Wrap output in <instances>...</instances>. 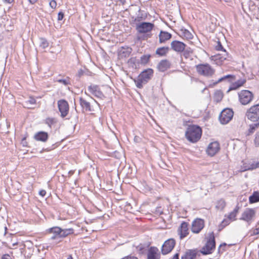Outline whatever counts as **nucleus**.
Wrapping results in <instances>:
<instances>
[{
	"label": "nucleus",
	"instance_id": "nucleus-16",
	"mask_svg": "<svg viewBox=\"0 0 259 259\" xmlns=\"http://www.w3.org/2000/svg\"><path fill=\"white\" fill-rule=\"evenodd\" d=\"M178 233L181 239L186 237L189 234L188 224L186 222L181 223L180 227L178 229Z\"/></svg>",
	"mask_w": 259,
	"mask_h": 259
},
{
	"label": "nucleus",
	"instance_id": "nucleus-56",
	"mask_svg": "<svg viewBox=\"0 0 259 259\" xmlns=\"http://www.w3.org/2000/svg\"><path fill=\"white\" fill-rule=\"evenodd\" d=\"M117 2H119L120 4L123 5L125 3V0H117Z\"/></svg>",
	"mask_w": 259,
	"mask_h": 259
},
{
	"label": "nucleus",
	"instance_id": "nucleus-57",
	"mask_svg": "<svg viewBox=\"0 0 259 259\" xmlns=\"http://www.w3.org/2000/svg\"><path fill=\"white\" fill-rule=\"evenodd\" d=\"M29 3L31 4H35L38 0H28Z\"/></svg>",
	"mask_w": 259,
	"mask_h": 259
},
{
	"label": "nucleus",
	"instance_id": "nucleus-38",
	"mask_svg": "<svg viewBox=\"0 0 259 259\" xmlns=\"http://www.w3.org/2000/svg\"><path fill=\"white\" fill-rule=\"evenodd\" d=\"M56 122V119L54 118H47L45 120V123L51 128L52 125Z\"/></svg>",
	"mask_w": 259,
	"mask_h": 259
},
{
	"label": "nucleus",
	"instance_id": "nucleus-17",
	"mask_svg": "<svg viewBox=\"0 0 259 259\" xmlns=\"http://www.w3.org/2000/svg\"><path fill=\"white\" fill-rule=\"evenodd\" d=\"M170 46L171 49L177 52H182L186 46L184 43L178 40L172 41Z\"/></svg>",
	"mask_w": 259,
	"mask_h": 259
},
{
	"label": "nucleus",
	"instance_id": "nucleus-31",
	"mask_svg": "<svg viewBox=\"0 0 259 259\" xmlns=\"http://www.w3.org/2000/svg\"><path fill=\"white\" fill-rule=\"evenodd\" d=\"M74 233L73 229L72 228L62 229L60 237H65L70 234H72Z\"/></svg>",
	"mask_w": 259,
	"mask_h": 259
},
{
	"label": "nucleus",
	"instance_id": "nucleus-15",
	"mask_svg": "<svg viewBox=\"0 0 259 259\" xmlns=\"http://www.w3.org/2000/svg\"><path fill=\"white\" fill-rule=\"evenodd\" d=\"M220 150V145L218 142H213L210 143L207 149V154L211 156H214Z\"/></svg>",
	"mask_w": 259,
	"mask_h": 259
},
{
	"label": "nucleus",
	"instance_id": "nucleus-45",
	"mask_svg": "<svg viewBox=\"0 0 259 259\" xmlns=\"http://www.w3.org/2000/svg\"><path fill=\"white\" fill-rule=\"evenodd\" d=\"M49 5L52 9H55L57 6V3L55 0H51L50 2Z\"/></svg>",
	"mask_w": 259,
	"mask_h": 259
},
{
	"label": "nucleus",
	"instance_id": "nucleus-41",
	"mask_svg": "<svg viewBox=\"0 0 259 259\" xmlns=\"http://www.w3.org/2000/svg\"><path fill=\"white\" fill-rule=\"evenodd\" d=\"M26 104L30 105H34L36 104V100L32 97H30L29 99L25 102Z\"/></svg>",
	"mask_w": 259,
	"mask_h": 259
},
{
	"label": "nucleus",
	"instance_id": "nucleus-13",
	"mask_svg": "<svg viewBox=\"0 0 259 259\" xmlns=\"http://www.w3.org/2000/svg\"><path fill=\"white\" fill-rule=\"evenodd\" d=\"M255 214V212L253 209L246 208L242 213L240 220L249 223L254 217Z\"/></svg>",
	"mask_w": 259,
	"mask_h": 259
},
{
	"label": "nucleus",
	"instance_id": "nucleus-43",
	"mask_svg": "<svg viewBox=\"0 0 259 259\" xmlns=\"http://www.w3.org/2000/svg\"><path fill=\"white\" fill-rule=\"evenodd\" d=\"M254 142L255 146H259V132H257L255 134Z\"/></svg>",
	"mask_w": 259,
	"mask_h": 259
},
{
	"label": "nucleus",
	"instance_id": "nucleus-3",
	"mask_svg": "<svg viewBox=\"0 0 259 259\" xmlns=\"http://www.w3.org/2000/svg\"><path fill=\"white\" fill-rule=\"evenodd\" d=\"M215 246V239L213 232L209 234V238L205 245L201 249V253L203 254H208L211 253L214 249Z\"/></svg>",
	"mask_w": 259,
	"mask_h": 259
},
{
	"label": "nucleus",
	"instance_id": "nucleus-9",
	"mask_svg": "<svg viewBox=\"0 0 259 259\" xmlns=\"http://www.w3.org/2000/svg\"><path fill=\"white\" fill-rule=\"evenodd\" d=\"M204 227V221L199 218L195 219L192 223L191 231L195 234L199 233Z\"/></svg>",
	"mask_w": 259,
	"mask_h": 259
},
{
	"label": "nucleus",
	"instance_id": "nucleus-23",
	"mask_svg": "<svg viewBox=\"0 0 259 259\" xmlns=\"http://www.w3.org/2000/svg\"><path fill=\"white\" fill-rule=\"evenodd\" d=\"M197 254L195 250H188L181 256V259H194Z\"/></svg>",
	"mask_w": 259,
	"mask_h": 259
},
{
	"label": "nucleus",
	"instance_id": "nucleus-61",
	"mask_svg": "<svg viewBox=\"0 0 259 259\" xmlns=\"http://www.w3.org/2000/svg\"><path fill=\"white\" fill-rule=\"evenodd\" d=\"M67 259H73V257H72V256L71 255H69L67 256Z\"/></svg>",
	"mask_w": 259,
	"mask_h": 259
},
{
	"label": "nucleus",
	"instance_id": "nucleus-54",
	"mask_svg": "<svg viewBox=\"0 0 259 259\" xmlns=\"http://www.w3.org/2000/svg\"><path fill=\"white\" fill-rule=\"evenodd\" d=\"M172 259H179V254L178 253H176Z\"/></svg>",
	"mask_w": 259,
	"mask_h": 259
},
{
	"label": "nucleus",
	"instance_id": "nucleus-35",
	"mask_svg": "<svg viewBox=\"0 0 259 259\" xmlns=\"http://www.w3.org/2000/svg\"><path fill=\"white\" fill-rule=\"evenodd\" d=\"M39 46L42 49H46L49 46V42L45 38H39Z\"/></svg>",
	"mask_w": 259,
	"mask_h": 259
},
{
	"label": "nucleus",
	"instance_id": "nucleus-53",
	"mask_svg": "<svg viewBox=\"0 0 259 259\" xmlns=\"http://www.w3.org/2000/svg\"><path fill=\"white\" fill-rule=\"evenodd\" d=\"M121 259H138V258L134 256L130 255V256H126Z\"/></svg>",
	"mask_w": 259,
	"mask_h": 259
},
{
	"label": "nucleus",
	"instance_id": "nucleus-48",
	"mask_svg": "<svg viewBox=\"0 0 259 259\" xmlns=\"http://www.w3.org/2000/svg\"><path fill=\"white\" fill-rule=\"evenodd\" d=\"M63 17H64V14L61 12H59L58 15V20H61L63 19Z\"/></svg>",
	"mask_w": 259,
	"mask_h": 259
},
{
	"label": "nucleus",
	"instance_id": "nucleus-46",
	"mask_svg": "<svg viewBox=\"0 0 259 259\" xmlns=\"http://www.w3.org/2000/svg\"><path fill=\"white\" fill-rule=\"evenodd\" d=\"M231 220H224L222 222V225L224 227L229 225L230 224Z\"/></svg>",
	"mask_w": 259,
	"mask_h": 259
},
{
	"label": "nucleus",
	"instance_id": "nucleus-32",
	"mask_svg": "<svg viewBox=\"0 0 259 259\" xmlns=\"http://www.w3.org/2000/svg\"><path fill=\"white\" fill-rule=\"evenodd\" d=\"M168 51V47H161L158 48L156 51V54L160 56H163L166 55Z\"/></svg>",
	"mask_w": 259,
	"mask_h": 259
},
{
	"label": "nucleus",
	"instance_id": "nucleus-52",
	"mask_svg": "<svg viewBox=\"0 0 259 259\" xmlns=\"http://www.w3.org/2000/svg\"><path fill=\"white\" fill-rule=\"evenodd\" d=\"M134 141L136 142V143H139L141 142V139L140 137H138V136H135V138H134Z\"/></svg>",
	"mask_w": 259,
	"mask_h": 259
},
{
	"label": "nucleus",
	"instance_id": "nucleus-7",
	"mask_svg": "<svg viewBox=\"0 0 259 259\" xmlns=\"http://www.w3.org/2000/svg\"><path fill=\"white\" fill-rule=\"evenodd\" d=\"M154 26V24L152 23L144 22L137 24L136 29L139 33L146 34L150 32Z\"/></svg>",
	"mask_w": 259,
	"mask_h": 259
},
{
	"label": "nucleus",
	"instance_id": "nucleus-42",
	"mask_svg": "<svg viewBox=\"0 0 259 259\" xmlns=\"http://www.w3.org/2000/svg\"><path fill=\"white\" fill-rule=\"evenodd\" d=\"M183 54L182 56L184 57L185 59H188L190 57L191 52L188 50H185L183 51Z\"/></svg>",
	"mask_w": 259,
	"mask_h": 259
},
{
	"label": "nucleus",
	"instance_id": "nucleus-14",
	"mask_svg": "<svg viewBox=\"0 0 259 259\" xmlns=\"http://www.w3.org/2000/svg\"><path fill=\"white\" fill-rule=\"evenodd\" d=\"M160 253L158 249L154 246L150 247L147 252V259H160Z\"/></svg>",
	"mask_w": 259,
	"mask_h": 259
},
{
	"label": "nucleus",
	"instance_id": "nucleus-18",
	"mask_svg": "<svg viewBox=\"0 0 259 259\" xmlns=\"http://www.w3.org/2000/svg\"><path fill=\"white\" fill-rule=\"evenodd\" d=\"M88 91L94 96L97 98L102 99L104 97L102 92L100 91L99 87L96 85H91L88 87Z\"/></svg>",
	"mask_w": 259,
	"mask_h": 259
},
{
	"label": "nucleus",
	"instance_id": "nucleus-44",
	"mask_svg": "<svg viewBox=\"0 0 259 259\" xmlns=\"http://www.w3.org/2000/svg\"><path fill=\"white\" fill-rule=\"evenodd\" d=\"M128 63L130 64H133L134 65H135V67H136V63H139L140 62L139 61L137 60L136 58H131V59H129Z\"/></svg>",
	"mask_w": 259,
	"mask_h": 259
},
{
	"label": "nucleus",
	"instance_id": "nucleus-26",
	"mask_svg": "<svg viewBox=\"0 0 259 259\" xmlns=\"http://www.w3.org/2000/svg\"><path fill=\"white\" fill-rule=\"evenodd\" d=\"M249 201L250 203H253L259 201V192L255 191L252 195L249 197Z\"/></svg>",
	"mask_w": 259,
	"mask_h": 259
},
{
	"label": "nucleus",
	"instance_id": "nucleus-47",
	"mask_svg": "<svg viewBox=\"0 0 259 259\" xmlns=\"http://www.w3.org/2000/svg\"><path fill=\"white\" fill-rule=\"evenodd\" d=\"M255 161L249 162V166L250 167V168H248V169H251V170L255 169V168H254V167H255Z\"/></svg>",
	"mask_w": 259,
	"mask_h": 259
},
{
	"label": "nucleus",
	"instance_id": "nucleus-30",
	"mask_svg": "<svg viewBox=\"0 0 259 259\" xmlns=\"http://www.w3.org/2000/svg\"><path fill=\"white\" fill-rule=\"evenodd\" d=\"M223 98V93L221 91H217L214 94L213 99L216 102H220Z\"/></svg>",
	"mask_w": 259,
	"mask_h": 259
},
{
	"label": "nucleus",
	"instance_id": "nucleus-55",
	"mask_svg": "<svg viewBox=\"0 0 259 259\" xmlns=\"http://www.w3.org/2000/svg\"><path fill=\"white\" fill-rule=\"evenodd\" d=\"M3 1L6 3L12 4L14 2V0H3Z\"/></svg>",
	"mask_w": 259,
	"mask_h": 259
},
{
	"label": "nucleus",
	"instance_id": "nucleus-37",
	"mask_svg": "<svg viewBox=\"0 0 259 259\" xmlns=\"http://www.w3.org/2000/svg\"><path fill=\"white\" fill-rule=\"evenodd\" d=\"M56 81L62 83L65 85H67L70 84V79L69 77H67L64 79H57Z\"/></svg>",
	"mask_w": 259,
	"mask_h": 259
},
{
	"label": "nucleus",
	"instance_id": "nucleus-1",
	"mask_svg": "<svg viewBox=\"0 0 259 259\" xmlns=\"http://www.w3.org/2000/svg\"><path fill=\"white\" fill-rule=\"evenodd\" d=\"M201 135V128L194 125L189 126L185 133L187 140L192 143L197 142L200 139Z\"/></svg>",
	"mask_w": 259,
	"mask_h": 259
},
{
	"label": "nucleus",
	"instance_id": "nucleus-8",
	"mask_svg": "<svg viewBox=\"0 0 259 259\" xmlns=\"http://www.w3.org/2000/svg\"><path fill=\"white\" fill-rule=\"evenodd\" d=\"M234 112L233 110L230 108L224 109L220 113L219 119L220 122L222 124H227L233 118Z\"/></svg>",
	"mask_w": 259,
	"mask_h": 259
},
{
	"label": "nucleus",
	"instance_id": "nucleus-27",
	"mask_svg": "<svg viewBox=\"0 0 259 259\" xmlns=\"http://www.w3.org/2000/svg\"><path fill=\"white\" fill-rule=\"evenodd\" d=\"M47 232L49 233H53L56 235L60 237L61 233V228L58 227H54L47 230Z\"/></svg>",
	"mask_w": 259,
	"mask_h": 259
},
{
	"label": "nucleus",
	"instance_id": "nucleus-24",
	"mask_svg": "<svg viewBox=\"0 0 259 259\" xmlns=\"http://www.w3.org/2000/svg\"><path fill=\"white\" fill-rule=\"evenodd\" d=\"M246 82V79L241 78L233 83L229 88L228 92L231 90H234L242 86Z\"/></svg>",
	"mask_w": 259,
	"mask_h": 259
},
{
	"label": "nucleus",
	"instance_id": "nucleus-62",
	"mask_svg": "<svg viewBox=\"0 0 259 259\" xmlns=\"http://www.w3.org/2000/svg\"><path fill=\"white\" fill-rule=\"evenodd\" d=\"M7 227H5V234L6 233Z\"/></svg>",
	"mask_w": 259,
	"mask_h": 259
},
{
	"label": "nucleus",
	"instance_id": "nucleus-34",
	"mask_svg": "<svg viewBox=\"0 0 259 259\" xmlns=\"http://www.w3.org/2000/svg\"><path fill=\"white\" fill-rule=\"evenodd\" d=\"M150 58V55H143L142 56H141L140 60L139 61V62L141 64L145 65L149 62Z\"/></svg>",
	"mask_w": 259,
	"mask_h": 259
},
{
	"label": "nucleus",
	"instance_id": "nucleus-21",
	"mask_svg": "<svg viewBox=\"0 0 259 259\" xmlns=\"http://www.w3.org/2000/svg\"><path fill=\"white\" fill-rule=\"evenodd\" d=\"M79 104L82 108L85 111H93L90 103L83 99L82 97L79 98Z\"/></svg>",
	"mask_w": 259,
	"mask_h": 259
},
{
	"label": "nucleus",
	"instance_id": "nucleus-49",
	"mask_svg": "<svg viewBox=\"0 0 259 259\" xmlns=\"http://www.w3.org/2000/svg\"><path fill=\"white\" fill-rule=\"evenodd\" d=\"M2 259H13L12 257L8 254H4L2 257Z\"/></svg>",
	"mask_w": 259,
	"mask_h": 259
},
{
	"label": "nucleus",
	"instance_id": "nucleus-4",
	"mask_svg": "<svg viewBox=\"0 0 259 259\" xmlns=\"http://www.w3.org/2000/svg\"><path fill=\"white\" fill-rule=\"evenodd\" d=\"M196 67L199 74L206 77L211 76L215 71L208 64H199Z\"/></svg>",
	"mask_w": 259,
	"mask_h": 259
},
{
	"label": "nucleus",
	"instance_id": "nucleus-28",
	"mask_svg": "<svg viewBox=\"0 0 259 259\" xmlns=\"http://www.w3.org/2000/svg\"><path fill=\"white\" fill-rule=\"evenodd\" d=\"M236 76L235 75H232V74H229V75H225L221 78H220L217 82H220L221 81H224V80H228L229 82H232L234 80H236Z\"/></svg>",
	"mask_w": 259,
	"mask_h": 259
},
{
	"label": "nucleus",
	"instance_id": "nucleus-2",
	"mask_svg": "<svg viewBox=\"0 0 259 259\" xmlns=\"http://www.w3.org/2000/svg\"><path fill=\"white\" fill-rule=\"evenodd\" d=\"M153 75V70L148 68L143 71L136 79H134L136 85L138 88L141 89L152 78Z\"/></svg>",
	"mask_w": 259,
	"mask_h": 259
},
{
	"label": "nucleus",
	"instance_id": "nucleus-19",
	"mask_svg": "<svg viewBox=\"0 0 259 259\" xmlns=\"http://www.w3.org/2000/svg\"><path fill=\"white\" fill-rule=\"evenodd\" d=\"M48 134L42 131L37 132L34 136V138L35 140L42 142H46L48 140Z\"/></svg>",
	"mask_w": 259,
	"mask_h": 259
},
{
	"label": "nucleus",
	"instance_id": "nucleus-5",
	"mask_svg": "<svg viewBox=\"0 0 259 259\" xmlns=\"http://www.w3.org/2000/svg\"><path fill=\"white\" fill-rule=\"evenodd\" d=\"M246 116L247 119L257 122L259 120V103L250 107L246 112Z\"/></svg>",
	"mask_w": 259,
	"mask_h": 259
},
{
	"label": "nucleus",
	"instance_id": "nucleus-39",
	"mask_svg": "<svg viewBox=\"0 0 259 259\" xmlns=\"http://www.w3.org/2000/svg\"><path fill=\"white\" fill-rule=\"evenodd\" d=\"M140 11H141V9H139L138 10V12L139 13H140ZM146 17V15H143V14H138L137 16L135 18L134 21L140 22L141 20L145 19Z\"/></svg>",
	"mask_w": 259,
	"mask_h": 259
},
{
	"label": "nucleus",
	"instance_id": "nucleus-63",
	"mask_svg": "<svg viewBox=\"0 0 259 259\" xmlns=\"http://www.w3.org/2000/svg\"><path fill=\"white\" fill-rule=\"evenodd\" d=\"M17 243H13V246H14L15 245H17Z\"/></svg>",
	"mask_w": 259,
	"mask_h": 259
},
{
	"label": "nucleus",
	"instance_id": "nucleus-20",
	"mask_svg": "<svg viewBox=\"0 0 259 259\" xmlns=\"http://www.w3.org/2000/svg\"><path fill=\"white\" fill-rule=\"evenodd\" d=\"M170 63L167 60H161L158 65V69L160 71L164 72L170 68Z\"/></svg>",
	"mask_w": 259,
	"mask_h": 259
},
{
	"label": "nucleus",
	"instance_id": "nucleus-25",
	"mask_svg": "<svg viewBox=\"0 0 259 259\" xmlns=\"http://www.w3.org/2000/svg\"><path fill=\"white\" fill-rule=\"evenodd\" d=\"M239 209L240 207L238 205H236L233 211L230 212L228 215V219L229 220H231V221L236 220V217L238 213Z\"/></svg>",
	"mask_w": 259,
	"mask_h": 259
},
{
	"label": "nucleus",
	"instance_id": "nucleus-6",
	"mask_svg": "<svg viewBox=\"0 0 259 259\" xmlns=\"http://www.w3.org/2000/svg\"><path fill=\"white\" fill-rule=\"evenodd\" d=\"M239 100L241 104L246 105L251 102L253 94L248 90H242L238 93Z\"/></svg>",
	"mask_w": 259,
	"mask_h": 259
},
{
	"label": "nucleus",
	"instance_id": "nucleus-12",
	"mask_svg": "<svg viewBox=\"0 0 259 259\" xmlns=\"http://www.w3.org/2000/svg\"><path fill=\"white\" fill-rule=\"evenodd\" d=\"M176 244V241L174 239H169L165 241L162 246L161 252L163 254H166L170 252Z\"/></svg>",
	"mask_w": 259,
	"mask_h": 259
},
{
	"label": "nucleus",
	"instance_id": "nucleus-59",
	"mask_svg": "<svg viewBox=\"0 0 259 259\" xmlns=\"http://www.w3.org/2000/svg\"><path fill=\"white\" fill-rule=\"evenodd\" d=\"M131 51H132V49H131V48H128V49H127V53H128V54H129L130 53H131Z\"/></svg>",
	"mask_w": 259,
	"mask_h": 259
},
{
	"label": "nucleus",
	"instance_id": "nucleus-11",
	"mask_svg": "<svg viewBox=\"0 0 259 259\" xmlns=\"http://www.w3.org/2000/svg\"><path fill=\"white\" fill-rule=\"evenodd\" d=\"M214 48L217 51H222L223 53L221 55H218L215 56V59H219L221 62L227 59L228 54L226 50L223 48L221 41L219 40L216 41V44L214 45Z\"/></svg>",
	"mask_w": 259,
	"mask_h": 259
},
{
	"label": "nucleus",
	"instance_id": "nucleus-40",
	"mask_svg": "<svg viewBox=\"0 0 259 259\" xmlns=\"http://www.w3.org/2000/svg\"><path fill=\"white\" fill-rule=\"evenodd\" d=\"M248 168H250L249 166V163H245L243 164V165L241 167V171H245L246 170H251V169H248Z\"/></svg>",
	"mask_w": 259,
	"mask_h": 259
},
{
	"label": "nucleus",
	"instance_id": "nucleus-29",
	"mask_svg": "<svg viewBox=\"0 0 259 259\" xmlns=\"http://www.w3.org/2000/svg\"><path fill=\"white\" fill-rule=\"evenodd\" d=\"M181 35L186 38L187 39H191L193 38L192 33L185 29L181 30Z\"/></svg>",
	"mask_w": 259,
	"mask_h": 259
},
{
	"label": "nucleus",
	"instance_id": "nucleus-22",
	"mask_svg": "<svg viewBox=\"0 0 259 259\" xmlns=\"http://www.w3.org/2000/svg\"><path fill=\"white\" fill-rule=\"evenodd\" d=\"M171 37V34L166 31H161L159 34L160 43H163Z\"/></svg>",
	"mask_w": 259,
	"mask_h": 259
},
{
	"label": "nucleus",
	"instance_id": "nucleus-33",
	"mask_svg": "<svg viewBox=\"0 0 259 259\" xmlns=\"http://www.w3.org/2000/svg\"><path fill=\"white\" fill-rule=\"evenodd\" d=\"M226 206V202L223 199H220L217 202L216 208L218 209L222 210Z\"/></svg>",
	"mask_w": 259,
	"mask_h": 259
},
{
	"label": "nucleus",
	"instance_id": "nucleus-58",
	"mask_svg": "<svg viewBox=\"0 0 259 259\" xmlns=\"http://www.w3.org/2000/svg\"><path fill=\"white\" fill-rule=\"evenodd\" d=\"M255 166L254 167V168H258L259 167V161H255Z\"/></svg>",
	"mask_w": 259,
	"mask_h": 259
},
{
	"label": "nucleus",
	"instance_id": "nucleus-64",
	"mask_svg": "<svg viewBox=\"0 0 259 259\" xmlns=\"http://www.w3.org/2000/svg\"><path fill=\"white\" fill-rule=\"evenodd\" d=\"M147 36H148V37H151V36L149 35V34H147Z\"/></svg>",
	"mask_w": 259,
	"mask_h": 259
},
{
	"label": "nucleus",
	"instance_id": "nucleus-60",
	"mask_svg": "<svg viewBox=\"0 0 259 259\" xmlns=\"http://www.w3.org/2000/svg\"><path fill=\"white\" fill-rule=\"evenodd\" d=\"M57 235H55L53 236L52 237H51V239L52 240H54L57 237Z\"/></svg>",
	"mask_w": 259,
	"mask_h": 259
},
{
	"label": "nucleus",
	"instance_id": "nucleus-10",
	"mask_svg": "<svg viewBox=\"0 0 259 259\" xmlns=\"http://www.w3.org/2000/svg\"><path fill=\"white\" fill-rule=\"evenodd\" d=\"M58 107L61 116L64 118L67 116L69 112V105L68 102L64 99L60 100L58 101Z\"/></svg>",
	"mask_w": 259,
	"mask_h": 259
},
{
	"label": "nucleus",
	"instance_id": "nucleus-51",
	"mask_svg": "<svg viewBox=\"0 0 259 259\" xmlns=\"http://www.w3.org/2000/svg\"><path fill=\"white\" fill-rule=\"evenodd\" d=\"M259 234V228H256L253 230L252 231V235H256Z\"/></svg>",
	"mask_w": 259,
	"mask_h": 259
},
{
	"label": "nucleus",
	"instance_id": "nucleus-50",
	"mask_svg": "<svg viewBox=\"0 0 259 259\" xmlns=\"http://www.w3.org/2000/svg\"><path fill=\"white\" fill-rule=\"evenodd\" d=\"M39 194L41 196L44 197L46 194V191L45 190H41L39 192Z\"/></svg>",
	"mask_w": 259,
	"mask_h": 259
},
{
	"label": "nucleus",
	"instance_id": "nucleus-36",
	"mask_svg": "<svg viewBox=\"0 0 259 259\" xmlns=\"http://www.w3.org/2000/svg\"><path fill=\"white\" fill-rule=\"evenodd\" d=\"M259 126V122H256L255 123H253L250 124L249 126V128L248 129V134H251L253 133L255 130L258 128Z\"/></svg>",
	"mask_w": 259,
	"mask_h": 259
}]
</instances>
